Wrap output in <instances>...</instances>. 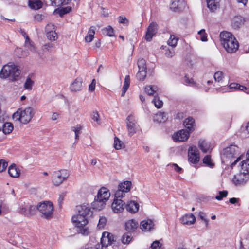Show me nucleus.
<instances>
[{"label": "nucleus", "instance_id": "obj_1", "mask_svg": "<svg viewBox=\"0 0 249 249\" xmlns=\"http://www.w3.org/2000/svg\"><path fill=\"white\" fill-rule=\"evenodd\" d=\"M77 214L72 217V222L79 229L78 232L87 235L88 231L84 226L88 223V218L92 214L91 208L88 204H83L76 207Z\"/></svg>", "mask_w": 249, "mask_h": 249}, {"label": "nucleus", "instance_id": "obj_2", "mask_svg": "<svg viewBox=\"0 0 249 249\" xmlns=\"http://www.w3.org/2000/svg\"><path fill=\"white\" fill-rule=\"evenodd\" d=\"M110 196L109 191L105 187H102L98 192L97 195L95 197L94 201L91 203L93 209L101 210L106 205V202Z\"/></svg>", "mask_w": 249, "mask_h": 249}, {"label": "nucleus", "instance_id": "obj_3", "mask_svg": "<svg viewBox=\"0 0 249 249\" xmlns=\"http://www.w3.org/2000/svg\"><path fill=\"white\" fill-rule=\"evenodd\" d=\"M35 113L34 109L31 107H28L24 109L19 108L13 115V118L16 121H20L24 124H27L30 122Z\"/></svg>", "mask_w": 249, "mask_h": 249}, {"label": "nucleus", "instance_id": "obj_4", "mask_svg": "<svg viewBox=\"0 0 249 249\" xmlns=\"http://www.w3.org/2000/svg\"><path fill=\"white\" fill-rule=\"evenodd\" d=\"M20 74V70L14 64H6L3 66L0 71V77L1 78H9L11 81H16Z\"/></svg>", "mask_w": 249, "mask_h": 249}, {"label": "nucleus", "instance_id": "obj_5", "mask_svg": "<svg viewBox=\"0 0 249 249\" xmlns=\"http://www.w3.org/2000/svg\"><path fill=\"white\" fill-rule=\"evenodd\" d=\"M37 210L41 213V217L50 219L53 216V206L49 201H44L37 205Z\"/></svg>", "mask_w": 249, "mask_h": 249}, {"label": "nucleus", "instance_id": "obj_6", "mask_svg": "<svg viewBox=\"0 0 249 249\" xmlns=\"http://www.w3.org/2000/svg\"><path fill=\"white\" fill-rule=\"evenodd\" d=\"M69 176V173L66 169L55 171L52 175V182L54 185L59 186L67 179Z\"/></svg>", "mask_w": 249, "mask_h": 249}, {"label": "nucleus", "instance_id": "obj_7", "mask_svg": "<svg viewBox=\"0 0 249 249\" xmlns=\"http://www.w3.org/2000/svg\"><path fill=\"white\" fill-rule=\"evenodd\" d=\"M238 151L239 148L237 145L231 144L224 149L223 153V158L228 160L235 158L238 155Z\"/></svg>", "mask_w": 249, "mask_h": 249}, {"label": "nucleus", "instance_id": "obj_8", "mask_svg": "<svg viewBox=\"0 0 249 249\" xmlns=\"http://www.w3.org/2000/svg\"><path fill=\"white\" fill-rule=\"evenodd\" d=\"M126 123L128 135L131 136L136 132L137 121L133 115H129L126 119Z\"/></svg>", "mask_w": 249, "mask_h": 249}, {"label": "nucleus", "instance_id": "obj_9", "mask_svg": "<svg viewBox=\"0 0 249 249\" xmlns=\"http://www.w3.org/2000/svg\"><path fill=\"white\" fill-rule=\"evenodd\" d=\"M225 50L230 53L235 52L238 49L239 44L235 38H231L227 42H224L222 44Z\"/></svg>", "mask_w": 249, "mask_h": 249}, {"label": "nucleus", "instance_id": "obj_10", "mask_svg": "<svg viewBox=\"0 0 249 249\" xmlns=\"http://www.w3.org/2000/svg\"><path fill=\"white\" fill-rule=\"evenodd\" d=\"M198 150L196 146H191L188 150V160L194 164H196L199 161Z\"/></svg>", "mask_w": 249, "mask_h": 249}, {"label": "nucleus", "instance_id": "obj_11", "mask_svg": "<svg viewBox=\"0 0 249 249\" xmlns=\"http://www.w3.org/2000/svg\"><path fill=\"white\" fill-rule=\"evenodd\" d=\"M249 179V175L245 172H241L234 176L233 182L236 185L245 184Z\"/></svg>", "mask_w": 249, "mask_h": 249}, {"label": "nucleus", "instance_id": "obj_12", "mask_svg": "<svg viewBox=\"0 0 249 249\" xmlns=\"http://www.w3.org/2000/svg\"><path fill=\"white\" fill-rule=\"evenodd\" d=\"M158 25L157 23L152 22L148 26L145 39L147 41H151L153 36L157 33Z\"/></svg>", "mask_w": 249, "mask_h": 249}, {"label": "nucleus", "instance_id": "obj_13", "mask_svg": "<svg viewBox=\"0 0 249 249\" xmlns=\"http://www.w3.org/2000/svg\"><path fill=\"white\" fill-rule=\"evenodd\" d=\"M190 132L187 130L182 129L175 133L172 138L174 141L177 142H185L187 141L189 137Z\"/></svg>", "mask_w": 249, "mask_h": 249}, {"label": "nucleus", "instance_id": "obj_14", "mask_svg": "<svg viewBox=\"0 0 249 249\" xmlns=\"http://www.w3.org/2000/svg\"><path fill=\"white\" fill-rule=\"evenodd\" d=\"M125 206V203L121 199H114L111 207L114 213H120L124 211Z\"/></svg>", "mask_w": 249, "mask_h": 249}, {"label": "nucleus", "instance_id": "obj_15", "mask_svg": "<svg viewBox=\"0 0 249 249\" xmlns=\"http://www.w3.org/2000/svg\"><path fill=\"white\" fill-rule=\"evenodd\" d=\"M246 21V19L241 16H237L234 17L231 22V26L234 29L238 30L240 28Z\"/></svg>", "mask_w": 249, "mask_h": 249}, {"label": "nucleus", "instance_id": "obj_16", "mask_svg": "<svg viewBox=\"0 0 249 249\" xmlns=\"http://www.w3.org/2000/svg\"><path fill=\"white\" fill-rule=\"evenodd\" d=\"M82 78L78 77L71 84L70 89L72 92H77L82 89L83 86Z\"/></svg>", "mask_w": 249, "mask_h": 249}, {"label": "nucleus", "instance_id": "obj_17", "mask_svg": "<svg viewBox=\"0 0 249 249\" xmlns=\"http://www.w3.org/2000/svg\"><path fill=\"white\" fill-rule=\"evenodd\" d=\"M138 223L135 220H129L125 223V229L127 232L132 233L138 228Z\"/></svg>", "mask_w": 249, "mask_h": 249}, {"label": "nucleus", "instance_id": "obj_18", "mask_svg": "<svg viewBox=\"0 0 249 249\" xmlns=\"http://www.w3.org/2000/svg\"><path fill=\"white\" fill-rule=\"evenodd\" d=\"M183 125L189 132H193L195 130V127L194 119L192 117H188L183 122Z\"/></svg>", "mask_w": 249, "mask_h": 249}, {"label": "nucleus", "instance_id": "obj_19", "mask_svg": "<svg viewBox=\"0 0 249 249\" xmlns=\"http://www.w3.org/2000/svg\"><path fill=\"white\" fill-rule=\"evenodd\" d=\"M127 211L130 213H134L137 212L139 208V204L135 201H130L128 202L125 206Z\"/></svg>", "mask_w": 249, "mask_h": 249}, {"label": "nucleus", "instance_id": "obj_20", "mask_svg": "<svg viewBox=\"0 0 249 249\" xmlns=\"http://www.w3.org/2000/svg\"><path fill=\"white\" fill-rule=\"evenodd\" d=\"M195 221L196 217L192 213L185 214L180 219L181 223L184 225L192 224Z\"/></svg>", "mask_w": 249, "mask_h": 249}, {"label": "nucleus", "instance_id": "obj_21", "mask_svg": "<svg viewBox=\"0 0 249 249\" xmlns=\"http://www.w3.org/2000/svg\"><path fill=\"white\" fill-rule=\"evenodd\" d=\"M8 172L10 176L15 178L19 177L20 175V170L14 163L8 167Z\"/></svg>", "mask_w": 249, "mask_h": 249}, {"label": "nucleus", "instance_id": "obj_22", "mask_svg": "<svg viewBox=\"0 0 249 249\" xmlns=\"http://www.w3.org/2000/svg\"><path fill=\"white\" fill-rule=\"evenodd\" d=\"M221 0H206L208 8L212 12L215 11L220 6Z\"/></svg>", "mask_w": 249, "mask_h": 249}, {"label": "nucleus", "instance_id": "obj_23", "mask_svg": "<svg viewBox=\"0 0 249 249\" xmlns=\"http://www.w3.org/2000/svg\"><path fill=\"white\" fill-rule=\"evenodd\" d=\"M168 119V117L165 112L159 111L154 117V121L158 123H164Z\"/></svg>", "mask_w": 249, "mask_h": 249}, {"label": "nucleus", "instance_id": "obj_24", "mask_svg": "<svg viewBox=\"0 0 249 249\" xmlns=\"http://www.w3.org/2000/svg\"><path fill=\"white\" fill-rule=\"evenodd\" d=\"M153 222L150 219L142 221L141 222L140 227L142 231H150L153 228Z\"/></svg>", "mask_w": 249, "mask_h": 249}, {"label": "nucleus", "instance_id": "obj_25", "mask_svg": "<svg viewBox=\"0 0 249 249\" xmlns=\"http://www.w3.org/2000/svg\"><path fill=\"white\" fill-rule=\"evenodd\" d=\"M220 41L222 45L224 42H227L231 40V38H235L232 34L229 32L223 31L220 34Z\"/></svg>", "mask_w": 249, "mask_h": 249}, {"label": "nucleus", "instance_id": "obj_26", "mask_svg": "<svg viewBox=\"0 0 249 249\" xmlns=\"http://www.w3.org/2000/svg\"><path fill=\"white\" fill-rule=\"evenodd\" d=\"M43 3L40 0H29L28 6L32 9L38 10L42 7Z\"/></svg>", "mask_w": 249, "mask_h": 249}, {"label": "nucleus", "instance_id": "obj_27", "mask_svg": "<svg viewBox=\"0 0 249 249\" xmlns=\"http://www.w3.org/2000/svg\"><path fill=\"white\" fill-rule=\"evenodd\" d=\"M131 182L130 181H125L119 184L118 188L123 191L124 193L128 192L131 189Z\"/></svg>", "mask_w": 249, "mask_h": 249}, {"label": "nucleus", "instance_id": "obj_28", "mask_svg": "<svg viewBox=\"0 0 249 249\" xmlns=\"http://www.w3.org/2000/svg\"><path fill=\"white\" fill-rule=\"evenodd\" d=\"M198 145L201 151L206 153L210 148V144L204 140H200L198 142Z\"/></svg>", "mask_w": 249, "mask_h": 249}, {"label": "nucleus", "instance_id": "obj_29", "mask_svg": "<svg viewBox=\"0 0 249 249\" xmlns=\"http://www.w3.org/2000/svg\"><path fill=\"white\" fill-rule=\"evenodd\" d=\"M95 29L96 28L93 26H91L89 29L88 34L87 36H86L85 38V41L87 42H90L93 39Z\"/></svg>", "mask_w": 249, "mask_h": 249}, {"label": "nucleus", "instance_id": "obj_30", "mask_svg": "<svg viewBox=\"0 0 249 249\" xmlns=\"http://www.w3.org/2000/svg\"><path fill=\"white\" fill-rule=\"evenodd\" d=\"M13 125L11 123L6 122L2 126V131L5 134H10L13 130Z\"/></svg>", "mask_w": 249, "mask_h": 249}, {"label": "nucleus", "instance_id": "obj_31", "mask_svg": "<svg viewBox=\"0 0 249 249\" xmlns=\"http://www.w3.org/2000/svg\"><path fill=\"white\" fill-rule=\"evenodd\" d=\"M51 5L53 6L58 7L69 3V0H50Z\"/></svg>", "mask_w": 249, "mask_h": 249}, {"label": "nucleus", "instance_id": "obj_32", "mask_svg": "<svg viewBox=\"0 0 249 249\" xmlns=\"http://www.w3.org/2000/svg\"><path fill=\"white\" fill-rule=\"evenodd\" d=\"M131 233L127 232L122 236L121 241L124 244H128L131 241L132 239Z\"/></svg>", "mask_w": 249, "mask_h": 249}, {"label": "nucleus", "instance_id": "obj_33", "mask_svg": "<svg viewBox=\"0 0 249 249\" xmlns=\"http://www.w3.org/2000/svg\"><path fill=\"white\" fill-rule=\"evenodd\" d=\"M103 34L106 35L111 37L114 36V29L110 26L108 25L107 27L104 28L103 29Z\"/></svg>", "mask_w": 249, "mask_h": 249}, {"label": "nucleus", "instance_id": "obj_34", "mask_svg": "<svg viewBox=\"0 0 249 249\" xmlns=\"http://www.w3.org/2000/svg\"><path fill=\"white\" fill-rule=\"evenodd\" d=\"M139 70H147L146 61L143 58H140L137 62Z\"/></svg>", "mask_w": 249, "mask_h": 249}, {"label": "nucleus", "instance_id": "obj_35", "mask_svg": "<svg viewBox=\"0 0 249 249\" xmlns=\"http://www.w3.org/2000/svg\"><path fill=\"white\" fill-rule=\"evenodd\" d=\"M156 89H157L156 86L149 85V86H146L145 87L144 89H145V92L147 94H148L149 95H154V93L156 92Z\"/></svg>", "mask_w": 249, "mask_h": 249}, {"label": "nucleus", "instance_id": "obj_36", "mask_svg": "<svg viewBox=\"0 0 249 249\" xmlns=\"http://www.w3.org/2000/svg\"><path fill=\"white\" fill-rule=\"evenodd\" d=\"M155 107L158 108H160L163 106V102L159 99L157 94L154 96V99L152 100Z\"/></svg>", "mask_w": 249, "mask_h": 249}, {"label": "nucleus", "instance_id": "obj_37", "mask_svg": "<svg viewBox=\"0 0 249 249\" xmlns=\"http://www.w3.org/2000/svg\"><path fill=\"white\" fill-rule=\"evenodd\" d=\"M241 168L245 173L249 174V159L243 160L241 163Z\"/></svg>", "mask_w": 249, "mask_h": 249}, {"label": "nucleus", "instance_id": "obj_38", "mask_svg": "<svg viewBox=\"0 0 249 249\" xmlns=\"http://www.w3.org/2000/svg\"><path fill=\"white\" fill-rule=\"evenodd\" d=\"M46 36L47 38L51 41H55L58 38L57 33L55 32V30H53V32L48 31V33L46 34Z\"/></svg>", "mask_w": 249, "mask_h": 249}, {"label": "nucleus", "instance_id": "obj_39", "mask_svg": "<svg viewBox=\"0 0 249 249\" xmlns=\"http://www.w3.org/2000/svg\"><path fill=\"white\" fill-rule=\"evenodd\" d=\"M147 70H139L137 73L136 77L140 81H143L146 76Z\"/></svg>", "mask_w": 249, "mask_h": 249}, {"label": "nucleus", "instance_id": "obj_40", "mask_svg": "<svg viewBox=\"0 0 249 249\" xmlns=\"http://www.w3.org/2000/svg\"><path fill=\"white\" fill-rule=\"evenodd\" d=\"M34 81L30 77H28L24 84V87L26 89L30 90L32 89Z\"/></svg>", "mask_w": 249, "mask_h": 249}, {"label": "nucleus", "instance_id": "obj_41", "mask_svg": "<svg viewBox=\"0 0 249 249\" xmlns=\"http://www.w3.org/2000/svg\"><path fill=\"white\" fill-rule=\"evenodd\" d=\"M179 0H174L171 5L170 8L174 12H179L181 10L180 8L178 6Z\"/></svg>", "mask_w": 249, "mask_h": 249}, {"label": "nucleus", "instance_id": "obj_42", "mask_svg": "<svg viewBox=\"0 0 249 249\" xmlns=\"http://www.w3.org/2000/svg\"><path fill=\"white\" fill-rule=\"evenodd\" d=\"M178 38L176 37L174 35H170V39L168 40V44L172 47H175L177 43Z\"/></svg>", "mask_w": 249, "mask_h": 249}, {"label": "nucleus", "instance_id": "obj_43", "mask_svg": "<svg viewBox=\"0 0 249 249\" xmlns=\"http://www.w3.org/2000/svg\"><path fill=\"white\" fill-rule=\"evenodd\" d=\"M113 145L115 149L119 150L122 148L123 143L118 137H115Z\"/></svg>", "mask_w": 249, "mask_h": 249}, {"label": "nucleus", "instance_id": "obj_44", "mask_svg": "<svg viewBox=\"0 0 249 249\" xmlns=\"http://www.w3.org/2000/svg\"><path fill=\"white\" fill-rule=\"evenodd\" d=\"M105 235L106 237V238H105V240L107 239L108 240H109L110 245H112L113 243V242L115 241H114V237L113 235L108 232L105 231V232H104V236H105Z\"/></svg>", "mask_w": 249, "mask_h": 249}, {"label": "nucleus", "instance_id": "obj_45", "mask_svg": "<svg viewBox=\"0 0 249 249\" xmlns=\"http://www.w3.org/2000/svg\"><path fill=\"white\" fill-rule=\"evenodd\" d=\"M71 10V7L70 6H67L65 7H63L59 10L58 13L59 15L62 17L63 15L69 13Z\"/></svg>", "mask_w": 249, "mask_h": 249}, {"label": "nucleus", "instance_id": "obj_46", "mask_svg": "<svg viewBox=\"0 0 249 249\" xmlns=\"http://www.w3.org/2000/svg\"><path fill=\"white\" fill-rule=\"evenodd\" d=\"M107 223V219L105 217L102 216L100 217L97 227L99 229L103 228Z\"/></svg>", "mask_w": 249, "mask_h": 249}, {"label": "nucleus", "instance_id": "obj_47", "mask_svg": "<svg viewBox=\"0 0 249 249\" xmlns=\"http://www.w3.org/2000/svg\"><path fill=\"white\" fill-rule=\"evenodd\" d=\"M198 217L204 221L206 227L207 228L209 225V220L206 218V213L202 212H200L198 213Z\"/></svg>", "mask_w": 249, "mask_h": 249}, {"label": "nucleus", "instance_id": "obj_48", "mask_svg": "<svg viewBox=\"0 0 249 249\" xmlns=\"http://www.w3.org/2000/svg\"><path fill=\"white\" fill-rule=\"evenodd\" d=\"M203 162L204 164H206L207 166L209 167H213L214 166V164L211 162V156L209 155H206L204 157Z\"/></svg>", "mask_w": 249, "mask_h": 249}, {"label": "nucleus", "instance_id": "obj_49", "mask_svg": "<svg viewBox=\"0 0 249 249\" xmlns=\"http://www.w3.org/2000/svg\"><path fill=\"white\" fill-rule=\"evenodd\" d=\"M228 195V191L226 190L219 191L218 193V195L216 196L215 199L217 200H221L224 197H225Z\"/></svg>", "mask_w": 249, "mask_h": 249}, {"label": "nucleus", "instance_id": "obj_50", "mask_svg": "<svg viewBox=\"0 0 249 249\" xmlns=\"http://www.w3.org/2000/svg\"><path fill=\"white\" fill-rule=\"evenodd\" d=\"M106 238V236H104V232L102 234V236L101 238V244L102 245V248H106L108 246L110 245V243L109 242V240L107 239L105 240V239Z\"/></svg>", "mask_w": 249, "mask_h": 249}, {"label": "nucleus", "instance_id": "obj_51", "mask_svg": "<svg viewBox=\"0 0 249 249\" xmlns=\"http://www.w3.org/2000/svg\"><path fill=\"white\" fill-rule=\"evenodd\" d=\"M8 166V162L4 159L0 160V172L5 171Z\"/></svg>", "mask_w": 249, "mask_h": 249}, {"label": "nucleus", "instance_id": "obj_52", "mask_svg": "<svg viewBox=\"0 0 249 249\" xmlns=\"http://www.w3.org/2000/svg\"><path fill=\"white\" fill-rule=\"evenodd\" d=\"M19 213L25 216L30 217V214L28 211V207H21L19 210Z\"/></svg>", "mask_w": 249, "mask_h": 249}, {"label": "nucleus", "instance_id": "obj_53", "mask_svg": "<svg viewBox=\"0 0 249 249\" xmlns=\"http://www.w3.org/2000/svg\"><path fill=\"white\" fill-rule=\"evenodd\" d=\"M198 34L200 36V39L201 41H206L207 40V36L204 29L200 30L198 32Z\"/></svg>", "mask_w": 249, "mask_h": 249}, {"label": "nucleus", "instance_id": "obj_54", "mask_svg": "<svg viewBox=\"0 0 249 249\" xmlns=\"http://www.w3.org/2000/svg\"><path fill=\"white\" fill-rule=\"evenodd\" d=\"M223 73L222 71H217L213 75L214 78L216 81L220 82L222 80Z\"/></svg>", "mask_w": 249, "mask_h": 249}, {"label": "nucleus", "instance_id": "obj_55", "mask_svg": "<svg viewBox=\"0 0 249 249\" xmlns=\"http://www.w3.org/2000/svg\"><path fill=\"white\" fill-rule=\"evenodd\" d=\"M125 194V193L123 192V191L120 190L118 188V190L115 193V199H120L124 197V195Z\"/></svg>", "mask_w": 249, "mask_h": 249}, {"label": "nucleus", "instance_id": "obj_56", "mask_svg": "<svg viewBox=\"0 0 249 249\" xmlns=\"http://www.w3.org/2000/svg\"><path fill=\"white\" fill-rule=\"evenodd\" d=\"M54 47V44L52 43H47L43 45V50L44 51H47L48 52L51 51Z\"/></svg>", "mask_w": 249, "mask_h": 249}, {"label": "nucleus", "instance_id": "obj_57", "mask_svg": "<svg viewBox=\"0 0 249 249\" xmlns=\"http://www.w3.org/2000/svg\"><path fill=\"white\" fill-rule=\"evenodd\" d=\"M37 209V206L30 205L28 207V211L30 214V217L33 216L35 214L36 210Z\"/></svg>", "mask_w": 249, "mask_h": 249}, {"label": "nucleus", "instance_id": "obj_58", "mask_svg": "<svg viewBox=\"0 0 249 249\" xmlns=\"http://www.w3.org/2000/svg\"><path fill=\"white\" fill-rule=\"evenodd\" d=\"M130 77L129 75H126L124 78V81L123 88L128 89L130 85Z\"/></svg>", "mask_w": 249, "mask_h": 249}, {"label": "nucleus", "instance_id": "obj_59", "mask_svg": "<svg viewBox=\"0 0 249 249\" xmlns=\"http://www.w3.org/2000/svg\"><path fill=\"white\" fill-rule=\"evenodd\" d=\"M53 30H55V26L51 23L48 24L45 28V31L46 34L48 33V31L53 32Z\"/></svg>", "mask_w": 249, "mask_h": 249}, {"label": "nucleus", "instance_id": "obj_60", "mask_svg": "<svg viewBox=\"0 0 249 249\" xmlns=\"http://www.w3.org/2000/svg\"><path fill=\"white\" fill-rule=\"evenodd\" d=\"M91 117L92 120L96 122L97 123H99V115L97 111H93L91 114Z\"/></svg>", "mask_w": 249, "mask_h": 249}, {"label": "nucleus", "instance_id": "obj_61", "mask_svg": "<svg viewBox=\"0 0 249 249\" xmlns=\"http://www.w3.org/2000/svg\"><path fill=\"white\" fill-rule=\"evenodd\" d=\"M161 246V244L158 240L154 241L151 245V247L152 249H159Z\"/></svg>", "mask_w": 249, "mask_h": 249}, {"label": "nucleus", "instance_id": "obj_62", "mask_svg": "<svg viewBox=\"0 0 249 249\" xmlns=\"http://www.w3.org/2000/svg\"><path fill=\"white\" fill-rule=\"evenodd\" d=\"M118 18V21L120 23L128 24L129 23V20L126 18L125 16H120Z\"/></svg>", "mask_w": 249, "mask_h": 249}, {"label": "nucleus", "instance_id": "obj_63", "mask_svg": "<svg viewBox=\"0 0 249 249\" xmlns=\"http://www.w3.org/2000/svg\"><path fill=\"white\" fill-rule=\"evenodd\" d=\"M172 166L174 167L175 171L178 173H181L183 172V169L181 167H179L177 164L173 163Z\"/></svg>", "mask_w": 249, "mask_h": 249}, {"label": "nucleus", "instance_id": "obj_64", "mask_svg": "<svg viewBox=\"0 0 249 249\" xmlns=\"http://www.w3.org/2000/svg\"><path fill=\"white\" fill-rule=\"evenodd\" d=\"M238 90H239L241 91H244L247 93H249V89H248L245 86L241 85L240 84H239V85H238Z\"/></svg>", "mask_w": 249, "mask_h": 249}]
</instances>
